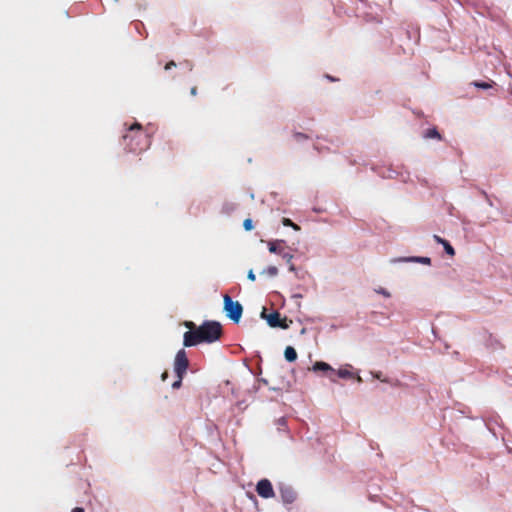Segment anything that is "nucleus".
Here are the masks:
<instances>
[{"instance_id": "nucleus-28", "label": "nucleus", "mask_w": 512, "mask_h": 512, "mask_svg": "<svg viewBox=\"0 0 512 512\" xmlns=\"http://www.w3.org/2000/svg\"><path fill=\"white\" fill-rule=\"evenodd\" d=\"M307 275H309L308 272L302 269H299V271L295 273L296 278L300 280H303Z\"/></svg>"}, {"instance_id": "nucleus-3", "label": "nucleus", "mask_w": 512, "mask_h": 512, "mask_svg": "<svg viewBox=\"0 0 512 512\" xmlns=\"http://www.w3.org/2000/svg\"><path fill=\"white\" fill-rule=\"evenodd\" d=\"M224 307L223 310L225 312V315L227 318H229L234 323H239L242 313H243V306L239 301H234L229 295H224Z\"/></svg>"}, {"instance_id": "nucleus-1", "label": "nucleus", "mask_w": 512, "mask_h": 512, "mask_svg": "<svg viewBox=\"0 0 512 512\" xmlns=\"http://www.w3.org/2000/svg\"><path fill=\"white\" fill-rule=\"evenodd\" d=\"M223 330L218 321L205 320L195 330H188L183 335L184 347H193L201 343H214L220 339Z\"/></svg>"}, {"instance_id": "nucleus-7", "label": "nucleus", "mask_w": 512, "mask_h": 512, "mask_svg": "<svg viewBox=\"0 0 512 512\" xmlns=\"http://www.w3.org/2000/svg\"><path fill=\"white\" fill-rule=\"evenodd\" d=\"M391 264L397 263H419L424 265L431 264V258L426 256H407V257H396L390 259Z\"/></svg>"}, {"instance_id": "nucleus-9", "label": "nucleus", "mask_w": 512, "mask_h": 512, "mask_svg": "<svg viewBox=\"0 0 512 512\" xmlns=\"http://www.w3.org/2000/svg\"><path fill=\"white\" fill-rule=\"evenodd\" d=\"M314 372H323V373H330L328 375L329 379L332 381V382H336V379L334 376H332V373H335V369H333L331 367L330 364L324 362V361H316L312 368H311Z\"/></svg>"}, {"instance_id": "nucleus-16", "label": "nucleus", "mask_w": 512, "mask_h": 512, "mask_svg": "<svg viewBox=\"0 0 512 512\" xmlns=\"http://www.w3.org/2000/svg\"><path fill=\"white\" fill-rule=\"evenodd\" d=\"M237 209V204L233 202H225L222 206V213L230 215Z\"/></svg>"}, {"instance_id": "nucleus-15", "label": "nucleus", "mask_w": 512, "mask_h": 512, "mask_svg": "<svg viewBox=\"0 0 512 512\" xmlns=\"http://www.w3.org/2000/svg\"><path fill=\"white\" fill-rule=\"evenodd\" d=\"M422 138L426 139V140H429V139L441 140L442 139V137L439 133V130H426V132H424L422 134Z\"/></svg>"}, {"instance_id": "nucleus-22", "label": "nucleus", "mask_w": 512, "mask_h": 512, "mask_svg": "<svg viewBox=\"0 0 512 512\" xmlns=\"http://www.w3.org/2000/svg\"><path fill=\"white\" fill-rule=\"evenodd\" d=\"M282 224L286 227H292L294 230H299V225L295 224L291 219L289 218H283Z\"/></svg>"}, {"instance_id": "nucleus-35", "label": "nucleus", "mask_w": 512, "mask_h": 512, "mask_svg": "<svg viewBox=\"0 0 512 512\" xmlns=\"http://www.w3.org/2000/svg\"><path fill=\"white\" fill-rule=\"evenodd\" d=\"M289 271L296 273L299 271V268H297L294 264H289Z\"/></svg>"}, {"instance_id": "nucleus-19", "label": "nucleus", "mask_w": 512, "mask_h": 512, "mask_svg": "<svg viewBox=\"0 0 512 512\" xmlns=\"http://www.w3.org/2000/svg\"><path fill=\"white\" fill-rule=\"evenodd\" d=\"M379 175L383 178H394L397 175V172L391 168L384 169Z\"/></svg>"}, {"instance_id": "nucleus-33", "label": "nucleus", "mask_w": 512, "mask_h": 512, "mask_svg": "<svg viewBox=\"0 0 512 512\" xmlns=\"http://www.w3.org/2000/svg\"><path fill=\"white\" fill-rule=\"evenodd\" d=\"M173 67H176V63L172 60V61H169L166 65H165V70H169Z\"/></svg>"}, {"instance_id": "nucleus-26", "label": "nucleus", "mask_w": 512, "mask_h": 512, "mask_svg": "<svg viewBox=\"0 0 512 512\" xmlns=\"http://www.w3.org/2000/svg\"><path fill=\"white\" fill-rule=\"evenodd\" d=\"M449 214L452 215V216L458 217L462 221L463 224L468 223V221L465 218H463L460 215H458L457 213H455V208L453 206H451L449 208Z\"/></svg>"}, {"instance_id": "nucleus-39", "label": "nucleus", "mask_w": 512, "mask_h": 512, "mask_svg": "<svg viewBox=\"0 0 512 512\" xmlns=\"http://www.w3.org/2000/svg\"><path fill=\"white\" fill-rule=\"evenodd\" d=\"M292 298L300 299V298H302V295L301 294H293Z\"/></svg>"}, {"instance_id": "nucleus-40", "label": "nucleus", "mask_w": 512, "mask_h": 512, "mask_svg": "<svg viewBox=\"0 0 512 512\" xmlns=\"http://www.w3.org/2000/svg\"><path fill=\"white\" fill-rule=\"evenodd\" d=\"M167 375H168V374H167V372H164V373L162 374V380H165V379H166V377H167Z\"/></svg>"}, {"instance_id": "nucleus-38", "label": "nucleus", "mask_w": 512, "mask_h": 512, "mask_svg": "<svg viewBox=\"0 0 512 512\" xmlns=\"http://www.w3.org/2000/svg\"><path fill=\"white\" fill-rule=\"evenodd\" d=\"M354 378L356 379V381H357L358 383H361V382L363 381V380H362V378H361L359 375L354 376Z\"/></svg>"}, {"instance_id": "nucleus-31", "label": "nucleus", "mask_w": 512, "mask_h": 512, "mask_svg": "<svg viewBox=\"0 0 512 512\" xmlns=\"http://www.w3.org/2000/svg\"><path fill=\"white\" fill-rule=\"evenodd\" d=\"M184 325L189 329V330H195L196 329V326L194 324V322L192 321H186L184 323Z\"/></svg>"}, {"instance_id": "nucleus-44", "label": "nucleus", "mask_w": 512, "mask_h": 512, "mask_svg": "<svg viewBox=\"0 0 512 512\" xmlns=\"http://www.w3.org/2000/svg\"><path fill=\"white\" fill-rule=\"evenodd\" d=\"M509 453H511V454H512V449H509Z\"/></svg>"}, {"instance_id": "nucleus-34", "label": "nucleus", "mask_w": 512, "mask_h": 512, "mask_svg": "<svg viewBox=\"0 0 512 512\" xmlns=\"http://www.w3.org/2000/svg\"><path fill=\"white\" fill-rule=\"evenodd\" d=\"M482 194L485 196L486 200H487V203L489 206H493V202L490 200L489 196L487 195V193L485 191H482Z\"/></svg>"}, {"instance_id": "nucleus-32", "label": "nucleus", "mask_w": 512, "mask_h": 512, "mask_svg": "<svg viewBox=\"0 0 512 512\" xmlns=\"http://www.w3.org/2000/svg\"><path fill=\"white\" fill-rule=\"evenodd\" d=\"M247 278L250 280V281H255L256 279V276L254 274V271L252 269H250L247 273Z\"/></svg>"}, {"instance_id": "nucleus-4", "label": "nucleus", "mask_w": 512, "mask_h": 512, "mask_svg": "<svg viewBox=\"0 0 512 512\" xmlns=\"http://www.w3.org/2000/svg\"><path fill=\"white\" fill-rule=\"evenodd\" d=\"M260 317L262 319H265L267 322V325L271 328H281V329H288L289 324L287 322V318L281 317V314L278 311H273L270 314H267L266 308H263L261 311Z\"/></svg>"}, {"instance_id": "nucleus-18", "label": "nucleus", "mask_w": 512, "mask_h": 512, "mask_svg": "<svg viewBox=\"0 0 512 512\" xmlns=\"http://www.w3.org/2000/svg\"><path fill=\"white\" fill-rule=\"evenodd\" d=\"M372 375H373L374 378L379 379L380 381L388 383V384H390L392 386H399L400 385V381L399 380L392 381V380H390L388 378H381V372H372Z\"/></svg>"}, {"instance_id": "nucleus-25", "label": "nucleus", "mask_w": 512, "mask_h": 512, "mask_svg": "<svg viewBox=\"0 0 512 512\" xmlns=\"http://www.w3.org/2000/svg\"><path fill=\"white\" fill-rule=\"evenodd\" d=\"M184 376L185 375H182V374H181V377L180 376H176L177 379L172 383V388L173 389H179L182 386V381H183Z\"/></svg>"}, {"instance_id": "nucleus-43", "label": "nucleus", "mask_w": 512, "mask_h": 512, "mask_svg": "<svg viewBox=\"0 0 512 512\" xmlns=\"http://www.w3.org/2000/svg\"><path fill=\"white\" fill-rule=\"evenodd\" d=\"M454 355H455V357H458L459 352L455 351V352H454Z\"/></svg>"}, {"instance_id": "nucleus-24", "label": "nucleus", "mask_w": 512, "mask_h": 512, "mask_svg": "<svg viewBox=\"0 0 512 512\" xmlns=\"http://www.w3.org/2000/svg\"><path fill=\"white\" fill-rule=\"evenodd\" d=\"M243 227L246 231H251L254 229L253 220L251 218H247L243 222Z\"/></svg>"}, {"instance_id": "nucleus-27", "label": "nucleus", "mask_w": 512, "mask_h": 512, "mask_svg": "<svg viewBox=\"0 0 512 512\" xmlns=\"http://www.w3.org/2000/svg\"><path fill=\"white\" fill-rule=\"evenodd\" d=\"M281 257L286 261L287 264H291V261L293 259V255L287 252H283L281 254Z\"/></svg>"}, {"instance_id": "nucleus-20", "label": "nucleus", "mask_w": 512, "mask_h": 512, "mask_svg": "<svg viewBox=\"0 0 512 512\" xmlns=\"http://www.w3.org/2000/svg\"><path fill=\"white\" fill-rule=\"evenodd\" d=\"M261 274H267L271 277H275L278 274V268L276 266H269L266 269H263Z\"/></svg>"}, {"instance_id": "nucleus-36", "label": "nucleus", "mask_w": 512, "mask_h": 512, "mask_svg": "<svg viewBox=\"0 0 512 512\" xmlns=\"http://www.w3.org/2000/svg\"><path fill=\"white\" fill-rule=\"evenodd\" d=\"M71 512H85L83 507H75L72 509Z\"/></svg>"}, {"instance_id": "nucleus-21", "label": "nucleus", "mask_w": 512, "mask_h": 512, "mask_svg": "<svg viewBox=\"0 0 512 512\" xmlns=\"http://www.w3.org/2000/svg\"><path fill=\"white\" fill-rule=\"evenodd\" d=\"M492 83H489V82H481V81H474L472 82V85H474L475 87L477 88H480V89H489L492 87Z\"/></svg>"}, {"instance_id": "nucleus-8", "label": "nucleus", "mask_w": 512, "mask_h": 512, "mask_svg": "<svg viewBox=\"0 0 512 512\" xmlns=\"http://www.w3.org/2000/svg\"><path fill=\"white\" fill-rule=\"evenodd\" d=\"M279 493H280L281 501L285 505L292 504L296 500V492L289 485L280 484L279 485Z\"/></svg>"}, {"instance_id": "nucleus-6", "label": "nucleus", "mask_w": 512, "mask_h": 512, "mask_svg": "<svg viewBox=\"0 0 512 512\" xmlns=\"http://www.w3.org/2000/svg\"><path fill=\"white\" fill-rule=\"evenodd\" d=\"M256 492L258 495L264 499L271 498L275 495L272 483L270 480L264 478L257 482L256 484Z\"/></svg>"}, {"instance_id": "nucleus-14", "label": "nucleus", "mask_w": 512, "mask_h": 512, "mask_svg": "<svg viewBox=\"0 0 512 512\" xmlns=\"http://www.w3.org/2000/svg\"><path fill=\"white\" fill-rule=\"evenodd\" d=\"M332 376H334L335 378L338 377V378H342V379L354 378V374L347 369L335 370V373H332Z\"/></svg>"}, {"instance_id": "nucleus-23", "label": "nucleus", "mask_w": 512, "mask_h": 512, "mask_svg": "<svg viewBox=\"0 0 512 512\" xmlns=\"http://www.w3.org/2000/svg\"><path fill=\"white\" fill-rule=\"evenodd\" d=\"M278 430H285L287 428V419L285 417H281L276 422Z\"/></svg>"}, {"instance_id": "nucleus-13", "label": "nucleus", "mask_w": 512, "mask_h": 512, "mask_svg": "<svg viewBox=\"0 0 512 512\" xmlns=\"http://www.w3.org/2000/svg\"><path fill=\"white\" fill-rule=\"evenodd\" d=\"M284 357L287 362H294L297 359V352L294 347L287 346L284 350Z\"/></svg>"}, {"instance_id": "nucleus-17", "label": "nucleus", "mask_w": 512, "mask_h": 512, "mask_svg": "<svg viewBox=\"0 0 512 512\" xmlns=\"http://www.w3.org/2000/svg\"><path fill=\"white\" fill-rule=\"evenodd\" d=\"M293 139L296 142L302 143V142H304L306 140L312 139V135H308V134H305V133H302V132L294 131Z\"/></svg>"}, {"instance_id": "nucleus-29", "label": "nucleus", "mask_w": 512, "mask_h": 512, "mask_svg": "<svg viewBox=\"0 0 512 512\" xmlns=\"http://www.w3.org/2000/svg\"><path fill=\"white\" fill-rule=\"evenodd\" d=\"M375 291L378 294H381V295H383L384 297H387V298L391 296L390 292L388 290H386L385 288H382V287L376 289Z\"/></svg>"}, {"instance_id": "nucleus-30", "label": "nucleus", "mask_w": 512, "mask_h": 512, "mask_svg": "<svg viewBox=\"0 0 512 512\" xmlns=\"http://www.w3.org/2000/svg\"><path fill=\"white\" fill-rule=\"evenodd\" d=\"M125 126H127L126 128H133V129H136V128H143L142 125L137 122V121H133L132 123L128 124V123H125Z\"/></svg>"}, {"instance_id": "nucleus-41", "label": "nucleus", "mask_w": 512, "mask_h": 512, "mask_svg": "<svg viewBox=\"0 0 512 512\" xmlns=\"http://www.w3.org/2000/svg\"><path fill=\"white\" fill-rule=\"evenodd\" d=\"M260 381H261L263 384H267V383H268V381H267L266 379H264V378H261V379H260Z\"/></svg>"}, {"instance_id": "nucleus-42", "label": "nucleus", "mask_w": 512, "mask_h": 512, "mask_svg": "<svg viewBox=\"0 0 512 512\" xmlns=\"http://www.w3.org/2000/svg\"><path fill=\"white\" fill-rule=\"evenodd\" d=\"M271 390H273V391H278V390H280V389H279V388L272 387V388H271Z\"/></svg>"}, {"instance_id": "nucleus-10", "label": "nucleus", "mask_w": 512, "mask_h": 512, "mask_svg": "<svg viewBox=\"0 0 512 512\" xmlns=\"http://www.w3.org/2000/svg\"><path fill=\"white\" fill-rule=\"evenodd\" d=\"M433 238L438 244H441L443 246L446 254H448L449 256L455 255V249L453 248L449 241H447L444 238H441L438 235H434Z\"/></svg>"}, {"instance_id": "nucleus-2", "label": "nucleus", "mask_w": 512, "mask_h": 512, "mask_svg": "<svg viewBox=\"0 0 512 512\" xmlns=\"http://www.w3.org/2000/svg\"><path fill=\"white\" fill-rule=\"evenodd\" d=\"M122 138L130 152L144 151L150 145L149 134L146 133V130H127V133Z\"/></svg>"}, {"instance_id": "nucleus-37", "label": "nucleus", "mask_w": 512, "mask_h": 512, "mask_svg": "<svg viewBox=\"0 0 512 512\" xmlns=\"http://www.w3.org/2000/svg\"><path fill=\"white\" fill-rule=\"evenodd\" d=\"M190 93H191V95L196 96L197 95V87H192Z\"/></svg>"}, {"instance_id": "nucleus-12", "label": "nucleus", "mask_w": 512, "mask_h": 512, "mask_svg": "<svg viewBox=\"0 0 512 512\" xmlns=\"http://www.w3.org/2000/svg\"><path fill=\"white\" fill-rule=\"evenodd\" d=\"M285 243L284 240H274L270 241L268 243V249L270 253L279 254L281 255L283 253L282 249L280 248V244Z\"/></svg>"}, {"instance_id": "nucleus-11", "label": "nucleus", "mask_w": 512, "mask_h": 512, "mask_svg": "<svg viewBox=\"0 0 512 512\" xmlns=\"http://www.w3.org/2000/svg\"><path fill=\"white\" fill-rule=\"evenodd\" d=\"M485 346L491 351H496L503 348L501 342L491 334L487 336L485 340Z\"/></svg>"}, {"instance_id": "nucleus-5", "label": "nucleus", "mask_w": 512, "mask_h": 512, "mask_svg": "<svg viewBox=\"0 0 512 512\" xmlns=\"http://www.w3.org/2000/svg\"><path fill=\"white\" fill-rule=\"evenodd\" d=\"M189 367V360L187 357V353L184 349H180L174 359V372L176 376L186 375L187 369Z\"/></svg>"}]
</instances>
